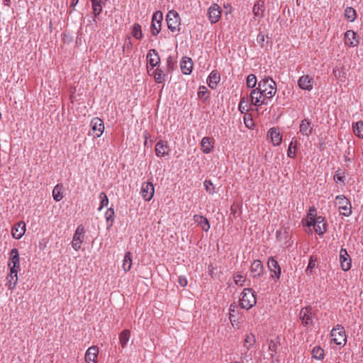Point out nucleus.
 I'll return each instance as SVG.
<instances>
[{
	"mask_svg": "<svg viewBox=\"0 0 363 363\" xmlns=\"http://www.w3.org/2000/svg\"><path fill=\"white\" fill-rule=\"evenodd\" d=\"M99 350L97 347H90L85 354V360L86 363H97L96 359L98 356Z\"/></svg>",
	"mask_w": 363,
	"mask_h": 363,
	"instance_id": "obj_22",
	"label": "nucleus"
},
{
	"mask_svg": "<svg viewBox=\"0 0 363 363\" xmlns=\"http://www.w3.org/2000/svg\"><path fill=\"white\" fill-rule=\"evenodd\" d=\"M132 266V257L131 253L130 252H127L125 254L124 259L123 261V268L125 272H128Z\"/></svg>",
	"mask_w": 363,
	"mask_h": 363,
	"instance_id": "obj_37",
	"label": "nucleus"
},
{
	"mask_svg": "<svg viewBox=\"0 0 363 363\" xmlns=\"http://www.w3.org/2000/svg\"><path fill=\"white\" fill-rule=\"evenodd\" d=\"M246 107H247V103L245 101V98H242L240 100V102L238 106V108H239L240 111L243 113L245 111H247V108H246Z\"/></svg>",
	"mask_w": 363,
	"mask_h": 363,
	"instance_id": "obj_51",
	"label": "nucleus"
},
{
	"mask_svg": "<svg viewBox=\"0 0 363 363\" xmlns=\"http://www.w3.org/2000/svg\"><path fill=\"white\" fill-rule=\"evenodd\" d=\"M315 211H316L315 208L314 206H312V207L310 208L308 213H312L313 214V213H314Z\"/></svg>",
	"mask_w": 363,
	"mask_h": 363,
	"instance_id": "obj_60",
	"label": "nucleus"
},
{
	"mask_svg": "<svg viewBox=\"0 0 363 363\" xmlns=\"http://www.w3.org/2000/svg\"><path fill=\"white\" fill-rule=\"evenodd\" d=\"M211 267V266H210V267H209V271H210V272H211V273H212V272H213V269H210V267Z\"/></svg>",
	"mask_w": 363,
	"mask_h": 363,
	"instance_id": "obj_63",
	"label": "nucleus"
},
{
	"mask_svg": "<svg viewBox=\"0 0 363 363\" xmlns=\"http://www.w3.org/2000/svg\"><path fill=\"white\" fill-rule=\"evenodd\" d=\"M166 21L168 28L172 33L179 30L180 17L176 11L171 10L167 13Z\"/></svg>",
	"mask_w": 363,
	"mask_h": 363,
	"instance_id": "obj_4",
	"label": "nucleus"
},
{
	"mask_svg": "<svg viewBox=\"0 0 363 363\" xmlns=\"http://www.w3.org/2000/svg\"><path fill=\"white\" fill-rule=\"evenodd\" d=\"M335 200L339 206L340 213L345 216H349L352 213L350 201L344 195L337 196Z\"/></svg>",
	"mask_w": 363,
	"mask_h": 363,
	"instance_id": "obj_5",
	"label": "nucleus"
},
{
	"mask_svg": "<svg viewBox=\"0 0 363 363\" xmlns=\"http://www.w3.org/2000/svg\"><path fill=\"white\" fill-rule=\"evenodd\" d=\"M257 84L256 76L253 74H250L247 76L246 80V85L248 88H254Z\"/></svg>",
	"mask_w": 363,
	"mask_h": 363,
	"instance_id": "obj_45",
	"label": "nucleus"
},
{
	"mask_svg": "<svg viewBox=\"0 0 363 363\" xmlns=\"http://www.w3.org/2000/svg\"><path fill=\"white\" fill-rule=\"evenodd\" d=\"M311 354L313 358L320 360L324 357V350L319 346H316L312 350Z\"/></svg>",
	"mask_w": 363,
	"mask_h": 363,
	"instance_id": "obj_40",
	"label": "nucleus"
},
{
	"mask_svg": "<svg viewBox=\"0 0 363 363\" xmlns=\"http://www.w3.org/2000/svg\"><path fill=\"white\" fill-rule=\"evenodd\" d=\"M296 143H297V140L294 138L291 140V143L289 144V148L287 150V156L289 157H291V158L295 157V156H296L295 150L296 148Z\"/></svg>",
	"mask_w": 363,
	"mask_h": 363,
	"instance_id": "obj_43",
	"label": "nucleus"
},
{
	"mask_svg": "<svg viewBox=\"0 0 363 363\" xmlns=\"http://www.w3.org/2000/svg\"><path fill=\"white\" fill-rule=\"evenodd\" d=\"M345 43L347 45L354 47L359 43L358 36L352 30H348L345 33Z\"/></svg>",
	"mask_w": 363,
	"mask_h": 363,
	"instance_id": "obj_21",
	"label": "nucleus"
},
{
	"mask_svg": "<svg viewBox=\"0 0 363 363\" xmlns=\"http://www.w3.org/2000/svg\"><path fill=\"white\" fill-rule=\"evenodd\" d=\"M131 35L137 40H141L143 38L142 27L139 23H135L131 27Z\"/></svg>",
	"mask_w": 363,
	"mask_h": 363,
	"instance_id": "obj_33",
	"label": "nucleus"
},
{
	"mask_svg": "<svg viewBox=\"0 0 363 363\" xmlns=\"http://www.w3.org/2000/svg\"><path fill=\"white\" fill-rule=\"evenodd\" d=\"M194 219L196 223L199 225L203 230L207 232L210 228V223L208 220L203 216L195 215Z\"/></svg>",
	"mask_w": 363,
	"mask_h": 363,
	"instance_id": "obj_30",
	"label": "nucleus"
},
{
	"mask_svg": "<svg viewBox=\"0 0 363 363\" xmlns=\"http://www.w3.org/2000/svg\"><path fill=\"white\" fill-rule=\"evenodd\" d=\"M257 303L255 291L250 288L244 289L240 298V304L242 308L250 309Z\"/></svg>",
	"mask_w": 363,
	"mask_h": 363,
	"instance_id": "obj_2",
	"label": "nucleus"
},
{
	"mask_svg": "<svg viewBox=\"0 0 363 363\" xmlns=\"http://www.w3.org/2000/svg\"><path fill=\"white\" fill-rule=\"evenodd\" d=\"M264 2L262 0H258L254 4L252 12L255 17L262 18L264 13Z\"/></svg>",
	"mask_w": 363,
	"mask_h": 363,
	"instance_id": "obj_26",
	"label": "nucleus"
},
{
	"mask_svg": "<svg viewBox=\"0 0 363 363\" xmlns=\"http://www.w3.org/2000/svg\"><path fill=\"white\" fill-rule=\"evenodd\" d=\"M9 267L10 270H12V273L15 274L16 271H18L20 267L19 254L16 248L12 249L10 252Z\"/></svg>",
	"mask_w": 363,
	"mask_h": 363,
	"instance_id": "obj_8",
	"label": "nucleus"
},
{
	"mask_svg": "<svg viewBox=\"0 0 363 363\" xmlns=\"http://www.w3.org/2000/svg\"><path fill=\"white\" fill-rule=\"evenodd\" d=\"M308 220L307 225L308 223H311L313 221H315V217L312 213H308Z\"/></svg>",
	"mask_w": 363,
	"mask_h": 363,
	"instance_id": "obj_56",
	"label": "nucleus"
},
{
	"mask_svg": "<svg viewBox=\"0 0 363 363\" xmlns=\"http://www.w3.org/2000/svg\"><path fill=\"white\" fill-rule=\"evenodd\" d=\"M316 261H317V259L315 257H314L313 256H311L310 259H309V262H308V267H307L306 270L307 274H311L312 269L313 268H315V267Z\"/></svg>",
	"mask_w": 363,
	"mask_h": 363,
	"instance_id": "obj_49",
	"label": "nucleus"
},
{
	"mask_svg": "<svg viewBox=\"0 0 363 363\" xmlns=\"http://www.w3.org/2000/svg\"><path fill=\"white\" fill-rule=\"evenodd\" d=\"M264 35L262 33H259L257 37V42L261 45L262 47H263V43L264 42Z\"/></svg>",
	"mask_w": 363,
	"mask_h": 363,
	"instance_id": "obj_54",
	"label": "nucleus"
},
{
	"mask_svg": "<svg viewBox=\"0 0 363 363\" xmlns=\"http://www.w3.org/2000/svg\"><path fill=\"white\" fill-rule=\"evenodd\" d=\"M220 79V75L217 70H213L207 80L208 85L212 89H216Z\"/></svg>",
	"mask_w": 363,
	"mask_h": 363,
	"instance_id": "obj_25",
	"label": "nucleus"
},
{
	"mask_svg": "<svg viewBox=\"0 0 363 363\" xmlns=\"http://www.w3.org/2000/svg\"><path fill=\"white\" fill-rule=\"evenodd\" d=\"M208 89L205 86H201L197 93L198 98L203 101L207 100L208 98Z\"/></svg>",
	"mask_w": 363,
	"mask_h": 363,
	"instance_id": "obj_44",
	"label": "nucleus"
},
{
	"mask_svg": "<svg viewBox=\"0 0 363 363\" xmlns=\"http://www.w3.org/2000/svg\"><path fill=\"white\" fill-rule=\"evenodd\" d=\"M84 228L83 225H80L77 227L74 234L73 240L72 242V247L77 251L81 248V244L84 240Z\"/></svg>",
	"mask_w": 363,
	"mask_h": 363,
	"instance_id": "obj_7",
	"label": "nucleus"
},
{
	"mask_svg": "<svg viewBox=\"0 0 363 363\" xmlns=\"http://www.w3.org/2000/svg\"><path fill=\"white\" fill-rule=\"evenodd\" d=\"M300 132L306 136H309L312 133L313 126L311 125V122L305 118L301 121V123L299 126Z\"/></svg>",
	"mask_w": 363,
	"mask_h": 363,
	"instance_id": "obj_27",
	"label": "nucleus"
},
{
	"mask_svg": "<svg viewBox=\"0 0 363 363\" xmlns=\"http://www.w3.org/2000/svg\"><path fill=\"white\" fill-rule=\"evenodd\" d=\"M94 18L93 21L96 22V19L98 18L99 15L102 11V0H91Z\"/></svg>",
	"mask_w": 363,
	"mask_h": 363,
	"instance_id": "obj_29",
	"label": "nucleus"
},
{
	"mask_svg": "<svg viewBox=\"0 0 363 363\" xmlns=\"http://www.w3.org/2000/svg\"><path fill=\"white\" fill-rule=\"evenodd\" d=\"M353 132L354 135L359 138H363V121H359L354 123L352 125Z\"/></svg>",
	"mask_w": 363,
	"mask_h": 363,
	"instance_id": "obj_34",
	"label": "nucleus"
},
{
	"mask_svg": "<svg viewBox=\"0 0 363 363\" xmlns=\"http://www.w3.org/2000/svg\"><path fill=\"white\" fill-rule=\"evenodd\" d=\"M220 10L218 4H213L208 11V19L211 23H216L220 18Z\"/></svg>",
	"mask_w": 363,
	"mask_h": 363,
	"instance_id": "obj_18",
	"label": "nucleus"
},
{
	"mask_svg": "<svg viewBox=\"0 0 363 363\" xmlns=\"http://www.w3.org/2000/svg\"><path fill=\"white\" fill-rule=\"evenodd\" d=\"M340 267L343 271H348L351 268V259L345 248H341L340 251Z\"/></svg>",
	"mask_w": 363,
	"mask_h": 363,
	"instance_id": "obj_15",
	"label": "nucleus"
},
{
	"mask_svg": "<svg viewBox=\"0 0 363 363\" xmlns=\"http://www.w3.org/2000/svg\"><path fill=\"white\" fill-rule=\"evenodd\" d=\"M130 337V331L129 330H123L119 336L120 344L122 347H125L129 341Z\"/></svg>",
	"mask_w": 363,
	"mask_h": 363,
	"instance_id": "obj_36",
	"label": "nucleus"
},
{
	"mask_svg": "<svg viewBox=\"0 0 363 363\" xmlns=\"http://www.w3.org/2000/svg\"><path fill=\"white\" fill-rule=\"evenodd\" d=\"M232 363H240V362H232Z\"/></svg>",
	"mask_w": 363,
	"mask_h": 363,
	"instance_id": "obj_64",
	"label": "nucleus"
},
{
	"mask_svg": "<svg viewBox=\"0 0 363 363\" xmlns=\"http://www.w3.org/2000/svg\"><path fill=\"white\" fill-rule=\"evenodd\" d=\"M229 319H230V322L232 323V324H233V322L236 321V317L232 313H230Z\"/></svg>",
	"mask_w": 363,
	"mask_h": 363,
	"instance_id": "obj_58",
	"label": "nucleus"
},
{
	"mask_svg": "<svg viewBox=\"0 0 363 363\" xmlns=\"http://www.w3.org/2000/svg\"><path fill=\"white\" fill-rule=\"evenodd\" d=\"M100 206L99 211H101L104 206H107L108 204V199L105 192H101L99 194Z\"/></svg>",
	"mask_w": 363,
	"mask_h": 363,
	"instance_id": "obj_46",
	"label": "nucleus"
},
{
	"mask_svg": "<svg viewBox=\"0 0 363 363\" xmlns=\"http://www.w3.org/2000/svg\"><path fill=\"white\" fill-rule=\"evenodd\" d=\"M245 124L247 128H250V126L253 125L252 120L251 118L249 120H246V118H245Z\"/></svg>",
	"mask_w": 363,
	"mask_h": 363,
	"instance_id": "obj_57",
	"label": "nucleus"
},
{
	"mask_svg": "<svg viewBox=\"0 0 363 363\" xmlns=\"http://www.w3.org/2000/svg\"><path fill=\"white\" fill-rule=\"evenodd\" d=\"M154 75L155 81L158 83L161 84L164 82V74L163 71L161 69L157 68L153 70L152 74Z\"/></svg>",
	"mask_w": 363,
	"mask_h": 363,
	"instance_id": "obj_39",
	"label": "nucleus"
},
{
	"mask_svg": "<svg viewBox=\"0 0 363 363\" xmlns=\"http://www.w3.org/2000/svg\"><path fill=\"white\" fill-rule=\"evenodd\" d=\"M331 337L332 341L337 345H345L346 344L347 338L345 330V328L340 325H337L336 327L331 330Z\"/></svg>",
	"mask_w": 363,
	"mask_h": 363,
	"instance_id": "obj_3",
	"label": "nucleus"
},
{
	"mask_svg": "<svg viewBox=\"0 0 363 363\" xmlns=\"http://www.w3.org/2000/svg\"><path fill=\"white\" fill-rule=\"evenodd\" d=\"M250 274L254 279L261 277L264 274V266L259 259L255 260L250 266Z\"/></svg>",
	"mask_w": 363,
	"mask_h": 363,
	"instance_id": "obj_14",
	"label": "nucleus"
},
{
	"mask_svg": "<svg viewBox=\"0 0 363 363\" xmlns=\"http://www.w3.org/2000/svg\"><path fill=\"white\" fill-rule=\"evenodd\" d=\"M178 282L181 286H186L187 285V279L184 277H179Z\"/></svg>",
	"mask_w": 363,
	"mask_h": 363,
	"instance_id": "obj_55",
	"label": "nucleus"
},
{
	"mask_svg": "<svg viewBox=\"0 0 363 363\" xmlns=\"http://www.w3.org/2000/svg\"><path fill=\"white\" fill-rule=\"evenodd\" d=\"M63 186L62 184H57L52 190V196L56 201H60L63 199L62 193Z\"/></svg>",
	"mask_w": 363,
	"mask_h": 363,
	"instance_id": "obj_32",
	"label": "nucleus"
},
{
	"mask_svg": "<svg viewBox=\"0 0 363 363\" xmlns=\"http://www.w3.org/2000/svg\"><path fill=\"white\" fill-rule=\"evenodd\" d=\"M26 233V223L23 221L16 223L11 229V235L16 240L21 239Z\"/></svg>",
	"mask_w": 363,
	"mask_h": 363,
	"instance_id": "obj_17",
	"label": "nucleus"
},
{
	"mask_svg": "<svg viewBox=\"0 0 363 363\" xmlns=\"http://www.w3.org/2000/svg\"><path fill=\"white\" fill-rule=\"evenodd\" d=\"M90 126L97 138L100 137L104 131V121L98 117L91 119Z\"/></svg>",
	"mask_w": 363,
	"mask_h": 363,
	"instance_id": "obj_12",
	"label": "nucleus"
},
{
	"mask_svg": "<svg viewBox=\"0 0 363 363\" xmlns=\"http://www.w3.org/2000/svg\"><path fill=\"white\" fill-rule=\"evenodd\" d=\"M213 139L210 137H204L201 141V149L203 153L208 154L211 151Z\"/></svg>",
	"mask_w": 363,
	"mask_h": 363,
	"instance_id": "obj_28",
	"label": "nucleus"
},
{
	"mask_svg": "<svg viewBox=\"0 0 363 363\" xmlns=\"http://www.w3.org/2000/svg\"><path fill=\"white\" fill-rule=\"evenodd\" d=\"M340 74H341V72H338V74H335V77H340Z\"/></svg>",
	"mask_w": 363,
	"mask_h": 363,
	"instance_id": "obj_62",
	"label": "nucleus"
},
{
	"mask_svg": "<svg viewBox=\"0 0 363 363\" xmlns=\"http://www.w3.org/2000/svg\"><path fill=\"white\" fill-rule=\"evenodd\" d=\"M234 281L236 285L242 286L243 283L245 282V279H243V277L241 274H237L234 277Z\"/></svg>",
	"mask_w": 363,
	"mask_h": 363,
	"instance_id": "obj_53",
	"label": "nucleus"
},
{
	"mask_svg": "<svg viewBox=\"0 0 363 363\" xmlns=\"http://www.w3.org/2000/svg\"><path fill=\"white\" fill-rule=\"evenodd\" d=\"M114 214L115 213L113 208H109L105 213L108 228L113 225Z\"/></svg>",
	"mask_w": 363,
	"mask_h": 363,
	"instance_id": "obj_41",
	"label": "nucleus"
},
{
	"mask_svg": "<svg viewBox=\"0 0 363 363\" xmlns=\"http://www.w3.org/2000/svg\"><path fill=\"white\" fill-rule=\"evenodd\" d=\"M147 64L154 69L160 62L158 52L155 49H150L147 55Z\"/></svg>",
	"mask_w": 363,
	"mask_h": 363,
	"instance_id": "obj_19",
	"label": "nucleus"
},
{
	"mask_svg": "<svg viewBox=\"0 0 363 363\" xmlns=\"http://www.w3.org/2000/svg\"><path fill=\"white\" fill-rule=\"evenodd\" d=\"M323 216L315 217V221H313L311 223H308V226H313L314 230L318 235H323L326 231V223L324 221Z\"/></svg>",
	"mask_w": 363,
	"mask_h": 363,
	"instance_id": "obj_11",
	"label": "nucleus"
},
{
	"mask_svg": "<svg viewBox=\"0 0 363 363\" xmlns=\"http://www.w3.org/2000/svg\"><path fill=\"white\" fill-rule=\"evenodd\" d=\"M203 186L205 187L206 191L208 192L209 194H213L216 192L215 186L211 180L206 179L203 182Z\"/></svg>",
	"mask_w": 363,
	"mask_h": 363,
	"instance_id": "obj_48",
	"label": "nucleus"
},
{
	"mask_svg": "<svg viewBox=\"0 0 363 363\" xmlns=\"http://www.w3.org/2000/svg\"><path fill=\"white\" fill-rule=\"evenodd\" d=\"M181 70L184 74H189L193 68V62L191 58L184 57L180 62Z\"/></svg>",
	"mask_w": 363,
	"mask_h": 363,
	"instance_id": "obj_24",
	"label": "nucleus"
},
{
	"mask_svg": "<svg viewBox=\"0 0 363 363\" xmlns=\"http://www.w3.org/2000/svg\"><path fill=\"white\" fill-rule=\"evenodd\" d=\"M235 308H236L235 305L231 304L230 306V313H233V312H235Z\"/></svg>",
	"mask_w": 363,
	"mask_h": 363,
	"instance_id": "obj_59",
	"label": "nucleus"
},
{
	"mask_svg": "<svg viewBox=\"0 0 363 363\" xmlns=\"http://www.w3.org/2000/svg\"><path fill=\"white\" fill-rule=\"evenodd\" d=\"M162 19L163 15L160 11H157L153 13L150 27V31L152 35L156 36L160 33Z\"/></svg>",
	"mask_w": 363,
	"mask_h": 363,
	"instance_id": "obj_6",
	"label": "nucleus"
},
{
	"mask_svg": "<svg viewBox=\"0 0 363 363\" xmlns=\"http://www.w3.org/2000/svg\"><path fill=\"white\" fill-rule=\"evenodd\" d=\"M314 80L308 75H303L298 80V85L300 89L311 91L313 86Z\"/></svg>",
	"mask_w": 363,
	"mask_h": 363,
	"instance_id": "obj_16",
	"label": "nucleus"
},
{
	"mask_svg": "<svg viewBox=\"0 0 363 363\" xmlns=\"http://www.w3.org/2000/svg\"><path fill=\"white\" fill-rule=\"evenodd\" d=\"M345 172L344 169L338 168L335 172L333 179L336 183L340 182L345 184Z\"/></svg>",
	"mask_w": 363,
	"mask_h": 363,
	"instance_id": "obj_38",
	"label": "nucleus"
},
{
	"mask_svg": "<svg viewBox=\"0 0 363 363\" xmlns=\"http://www.w3.org/2000/svg\"><path fill=\"white\" fill-rule=\"evenodd\" d=\"M313 309L311 306H306L303 308L299 313V318L302 320L304 326L311 325L313 323L312 319Z\"/></svg>",
	"mask_w": 363,
	"mask_h": 363,
	"instance_id": "obj_9",
	"label": "nucleus"
},
{
	"mask_svg": "<svg viewBox=\"0 0 363 363\" xmlns=\"http://www.w3.org/2000/svg\"><path fill=\"white\" fill-rule=\"evenodd\" d=\"M141 196L145 201H150L155 193V188L152 182H144L141 186Z\"/></svg>",
	"mask_w": 363,
	"mask_h": 363,
	"instance_id": "obj_10",
	"label": "nucleus"
},
{
	"mask_svg": "<svg viewBox=\"0 0 363 363\" xmlns=\"http://www.w3.org/2000/svg\"><path fill=\"white\" fill-rule=\"evenodd\" d=\"M267 266L271 272V277L272 279L276 278V279H279L281 275V267L277 261L273 257H269L267 262Z\"/></svg>",
	"mask_w": 363,
	"mask_h": 363,
	"instance_id": "obj_13",
	"label": "nucleus"
},
{
	"mask_svg": "<svg viewBox=\"0 0 363 363\" xmlns=\"http://www.w3.org/2000/svg\"><path fill=\"white\" fill-rule=\"evenodd\" d=\"M79 0H72V4H71V6L74 7L77 5V4L78 3Z\"/></svg>",
	"mask_w": 363,
	"mask_h": 363,
	"instance_id": "obj_61",
	"label": "nucleus"
},
{
	"mask_svg": "<svg viewBox=\"0 0 363 363\" xmlns=\"http://www.w3.org/2000/svg\"><path fill=\"white\" fill-rule=\"evenodd\" d=\"M169 150V147L166 141L160 140L155 145V154L157 157L168 155Z\"/></svg>",
	"mask_w": 363,
	"mask_h": 363,
	"instance_id": "obj_20",
	"label": "nucleus"
},
{
	"mask_svg": "<svg viewBox=\"0 0 363 363\" xmlns=\"http://www.w3.org/2000/svg\"><path fill=\"white\" fill-rule=\"evenodd\" d=\"M176 62L174 60L172 56H169L167 59V72H172L176 67Z\"/></svg>",
	"mask_w": 363,
	"mask_h": 363,
	"instance_id": "obj_47",
	"label": "nucleus"
},
{
	"mask_svg": "<svg viewBox=\"0 0 363 363\" xmlns=\"http://www.w3.org/2000/svg\"><path fill=\"white\" fill-rule=\"evenodd\" d=\"M18 271L15 273H12V270H10V274L7 277V286L10 290H13L18 281Z\"/></svg>",
	"mask_w": 363,
	"mask_h": 363,
	"instance_id": "obj_31",
	"label": "nucleus"
},
{
	"mask_svg": "<svg viewBox=\"0 0 363 363\" xmlns=\"http://www.w3.org/2000/svg\"><path fill=\"white\" fill-rule=\"evenodd\" d=\"M268 136L270 137L272 143L274 146L279 145L282 141V136L277 128H272L268 131Z\"/></svg>",
	"mask_w": 363,
	"mask_h": 363,
	"instance_id": "obj_23",
	"label": "nucleus"
},
{
	"mask_svg": "<svg viewBox=\"0 0 363 363\" xmlns=\"http://www.w3.org/2000/svg\"><path fill=\"white\" fill-rule=\"evenodd\" d=\"M255 338L253 335H247L245 339V342L249 343V345H250L249 346H246L247 349L249 350V347L250 346H252L255 343Z\"/></svg>",
	"mask_w": 363,
	"mask_h": 363,
	"instance_id": "obj_52",
	"label": "nucleus"
},
{
	"mask_svg": "<svg viewBox=\"0 0 363 363\" xmlns=\"http://www.w3.org/2000/svg\"><path fill=\"white\" fill-rule=\"evenodd\" d=\"M345 17L350 22H353L357 18V12L352 7L347 6L345 9Z\"/></svg>",
	"mask_w": 363,
	"mask_h": 363,
	"instance_id": "obj_35",
	"label": "nucleus"
},
{
	"mask_svg": "<svg viewBox=\"0 0 363 363\" xmlns=\"http://www.w3.org/2000/svg\"><path fill=\"white\" fill-rule=\"evenodd\" d=\"M280 346L277 340H271L269 342V350L271 352L270 355L273 357L277 352L278 347Z\"/></svg>",
	"mask_w": 363,
	"mask_h": 363,
	"instance_id": "obj_42",
	"label": "nucleus"
},
{
	"mask_svg": "<svg viewBox=\"0 0 363 363\" xmlns=\"http://www.w3.org/2000/svg\"><path fill=\"white\" fill-rule=\"evenodd\" d=\"M125 48H127L128 50H132L133 48L132 40L130 35H127L125 38L124 45L123 46V52L125 51Z\"/></svg>",
	"mask_w": 363,
	"mask_h": 363,
	"instance_id": "obj_50",
	"label": "nucleus"
},
{
	"mask_svg": "<svg viewBox=\"0 0 363 363\" xmlns=\"http://www.w3.org/2000/svg\"><path fill=\"white\" fill-rule=\"evenodd\" d=\"M277 92V84L269 77H265L258 83V87L252 90L250 99L255 106L267 104Z\"/></svg>",
	"mask_w": 363,
	"mask_h": 363,
	"instance_id": "obj_1",
	"label": "nucleus"
}]
</instances>
